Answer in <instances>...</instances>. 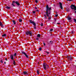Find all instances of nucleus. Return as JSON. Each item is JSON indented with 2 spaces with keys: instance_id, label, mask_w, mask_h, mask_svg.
<instances>
[{
  "instance_id": "43",
  "label": "nucleus",
  "mask_w": 76,
  "mask_h": 76,
  "mask_svg": "<svg viewBox=\"0 0 76 76\" xmlns=\"http://www.w3.org/2000/svg\"><path fill=\"white\" fill-rule=\"evenodd\" d=\"M6 62H4V64H6Z\"/></svg>"
},
{
  "instance_id": "3",
  "label": "nucleus",
  "mask_w": 76,
  "mask_h": 76,
  "mask_svg": "<svg viewBox=\"0 0 76 76\" xmlns=\"http://www.w3.org/2000/svg\"><path fill=\"white\" fill-rule=\"evenodd\" d=\"M32 32L31 31H27L26 32V35H30L31 36H32Z\"/></svg>"
},
{
  "instance_id": "38",
  "label": "nucleus",
  "mask_w": 76,
  "mask_h": 76,
  "mask_svg": "<svg viewBox=\"0 0 76 76\" xmlns=\"http://www.w3.org/2000/svg\"><path fill=\"white\" fill-rule=\"evenodd\" d=\"M67 1H72V0H67Z\"/></svg>"
},
{
  "instance_id": "24",
  "label": "nucleus",
  "mask_w": 76,
  "mask_h": 76,
  "mask_svg": "<svg viewBox=\"0 0 76 76\" xmlns=\"http://www.w3.org/2000/svg\"><path fill=\"white\" fill-rule=\"evenodd\" d=\"M13 64H14V65H16V62H15V60H14Z\"/></svg>"
},
{
  "instance_id": "1",
  "label": "nucleus",
  "mask_w": 76,
  "mask_h": 76,
  "mask_svg": "<svg viewBox=\"0 0 76 76\" xmlns=\"http://www.w3.org/2000/svg\"><path fill=\"white\" fill-rule=\"evenodd\" d=\"M46 15L48 17V19H51V17H49V15H51V7H50L49 8L48 5L47 4L46 6Z\"/></svg>"
},
{
  "instance_id": "15",
  "label": "nucleus",
  "mask_w": 76,
  "mask_h": 76,
  "mask_svg": "<svg viewBox=\"0 0 76 76\" xmlns=\"http://www.w3.org/2000/svg\"><path fill=\"white\" fill-rule=\"evenodd\" d=\"M12 22L14 25H15L16 24V22H15V20H12Z\"/></svg>"
},
{
  "instance_id": "30",
  "label": "nucleus",
  "mask_w": 76,
  "mask_h": 76,
  "mask_svg": "<svg viewBox=\"0 0 76 76\" xmlns=\"http://www.w3.org/2000/svg\"><path fill=\"white\" fill-rule=\"evenodd\" d=\"M41 26H43V23H42L41 24Z\"/></svg>"
},
{
  "instance_id": "45",
  "label": "nucleus",
  "mask_w": 76,
  "mask_h": 76,
  "mask_svg": "<svg viewBox=\"0 0 76 76\" xmlns=\"http://www.w3.org/2000/svg\"><path fill=\"white\" fill-rule=\"evenodd\" d=\"M56 14H57V12H56Z\"/></svg>"
},
{
  "instance_id": "27",
  "label": "nucleus",
  "mask_w": 76,
  "mask_h": 76,
  "mask_svg": "<svg viewBox=\"0 0 76 76\" xmlns=\"http://www.w3.org/2000/svg\"><path fill=\"white\" fill-rule=\"evenodd\" d=\"M74 22H75L76 23V19H74Z\"/></svg>"
},
{
  "instance_id": "42",
  "label": "nucleus",
  "mask_w": 76,
  "mask_h": 76,
  "mask_svg": "<svg viewBox=\"0 0 76 76\" xmlns=\"http://www.w3.org/2000/svg\"><path fill=\"white\" fill-rule=\"evenodd\" d=\"M57 24H58V25H60V23H57Z\"/></svg>"
},
{
  "instance_id": "41",
  "label": "nucleus",
  "mask_w": 76,
  "mask_h": 76,
  "mask_svg": "<svg viewBox=\"0 0 76 76\" xmlns=\"http://www.w3.org/2000/svg\"><path fill=\"white\" fill-rule=\"evenodd\" d=\"M5 60H6V61H7V58H5Z\"/></svg>"
},
{
  "instance_id": "18",
  "label": "nucleus",
  "mask_w": 76,
  "mask_h": 76,
  "mask_svg": "<svg viewBox=\"0 0 76 76\" xmlns=\"http://www.w3.org/2000/svg\"><path fill=\"white\" fill-rule=\"evenodd\" d=\"M36 11H32V13H33V15H36Z\"/></svg>"
},
{
  "instance_id": "23",
  "label": "nucleus",
  "mask_w": 76,
  "mask_h": 76,
  "mask_svg": "<svg viewBox=\"0 0 76 76\" xmlns=\"http://www.w3.org/2000/svg\"><path fill=\"white\" fill-rule=\"evenodd\" d=\"M6 34H4L3 35H2V37H6Z\"/></svg>"
},
{
  "instance_id": "17",
  "label": "nucleus",
  "mask_w": 76,
  "mask_h": 76,
  "mask_svg": "<svg viewBox=\"0 0 76 76\" xmlns=\"http://www.w3.org/2000/svg\"><path fill=\"white\" fill-rule=\"evenodd\" d=\"M5 8H7V9H10V7H9L8 6L6 7Z\"/></svg>"
},
{
  "instance_id": "36",
  "label": "nucleus",
  "mask_w": 76,
  "mask_h": 76,
  "mask_svg": "<svg viewBox=\"0 0 76 76\" xmlns=\"http://www.w3.org/2000/svg\"><path fill=\"white\" fill-rule=\"evenodd\" d=\"M45 53H47V54H49V52H48L47 51H46Z\"/></svg>"
},
{
  "instance_id": "37",
  "label": "nucleus",
  "mask_w": 76,
  "mask_h": 76,
  "mask_svg": "<svg viewBox=\"0 0 76 76\" xmlns=\"http://www.w3.org/2000/svg\"><path fill=\"white\" fill-rule=\"evenodd\" d=\"M36 12H39V10H36Z\"/></svg>"
},
{
  "instance_id": "26",
  "label": "nucleus",
  "mask_w": 76,
  "mask_h": 76,
  "mask_svg": "<svg viewBox=\"0 0 76 76\" xmlns=\"http://www.w3.org/2000/svg\"><path fill=\"white\" fill-rule=\"evenodd\" d=\"M0 62L1 63H3V60L2 59L0 61Z\"/></svg>"
},
{
  "instance_id": "5",
  "label": "nucleus",
  "mask_w": 76,
  "mask_h": 76,
  "mask_svg": "<svg viewBox=\"0 0 76 76\" xmlns=\"http://www.w3.org/2000/svg\"><path fill=\"white\" fill-rule=\"evenodd\" d=\"M21 53H22V54H24V55L25 56V57H26V58H29V55H27L26 53L25 52L23 51H22Z\"/></svg>"
},
{
  "instance_id": "32",
  "label": "nucleus",
  "mask_w": 76,
  "mask_h": 76,
  "mask_svg": "<svg viewBox=\"0 0 76 76\" xmlns=\"http://www.w3.org/2000/svg\"><path fill=\"white\" fill-rule=\"evenodd\" d=\"M54 22L56 23V18L54 19Z\"/></svg>"
},
{
  "instance_id": "33",
  "label": "nucleus",
  "mask_w": 76,
  "mask_h": 76,
  "mask_svg": "<svg viewBox=\"0 0 76 76\" xmlns=\"http://www.w3.org/2000/svg\"><path fill=\"white\" fill-rule=\"evenodd\" d=\"M50 31H53V29L51 28L50 30Z\"/></svg>"
},
{
  "instance_id": "7",
  "label": "nucleus",
  "mask_w": 76,
  "mask_h": 76,
  "mask_svg": "<svg viewBox=\"0 0 76 76\" xmlns=\"http://www.w3.org/2000/svg\"><path fill=\"white\" fill-rule=\"evenodd\" d=\"M59 7L61 9V10H64L63 8V5L62 4L61 2H59Z\"/></svg>"
},
{
  "instance_id": "22",
  "label": "nucleus",
  "mask_w": 76,
  "mask_h": 76,
  "mask_svg": "<svg viewBox=\"0 0 76 76\" xmlns=\"http://www.w3.org/2000/svg\"><path fill=\"white\" fill-rule=\"evenodd\" d=\"M18 20H19V22H22V19H20V18H19Z\"/></svg>"
},
{
  "instance_id": "20",
  "label": "nucleus",
  "mask_w": 76,
  "mask_h": 76,
  "mask_svg": "<svg viewBox=\"0 0 76 76\" xmlns=\"http://www.w3.org/2000/svg\"><path fill=\"white\" fill-rule=\"evenodd\" d=\"M37 37H38V38H39L40 37H41V34H37Z\"/></svg>"
},
{
  "instance_id": "28",
  "label": "nucleus",
  "mask_w": 76,
  "mask_h": 76,
  "mask_svg": "<svg viewBox=\"0 0 76 76\" xmlns=\"http://www.w3.org/2000/svg\"><path fill=\"white\" fill-rule=\"evenodd\" d=\"M35 1L36 3H38V0H36Z\"/></svg>"
},
{
  "instance_id": "16",
  "label": "nucleus",
  "mask_w": 76,
  "mask_h": 76,
  "mask_svg": "<svg viewBox=\"0 0 76 76\" xmlns=\"http://www.w3.org/2000/svg\"><path fill=\"white\" fill-rule=\"evenodd\" d=\"M53 41H50L49 42V44L50 45L52 44H53Z\"/></svg>"
},
{
  "instance_id": "11",
  "label": "nucleus",
  "mask_w": 76,
  "mask_h": 76,
  "mask_svg": "<svg viewBox=\"0 0 76 76\" xmlns=\"http://www.w3.org/2000/svg\"><path fill=\"white\" fill-rule=\"evenodd\" d=\"M16 1H12V6H14V7H15L16 6L15 5H14V3H15Z\"/></svg>"
},
{
  "instance_id": "13",
  "label": "nucleus",
  "mask_w": 76,
  "mask_h": 76,
  "mask_svg": "<svg viewBox=\"0 0 76 76\" xmlns=\"http://www.w3.org/2000/svg\"><path fill=\"white\" fill-rule=\"evenodd\" d=\"M10 58L12 60H13V55H11L10 56Z\"/></svg>"
},
{
  "instance_id": "19",
  "label": "nucleus",
  "mask_w": 76,
  "mask_h": 76,
  "mask_svg": "<svg viewBox=\"0 0 76 76\" xmlns=\"http://www.w3.org/2000/svg\"><path fill=\"white\" fill-rule=\"evenodd\" d=\"M44 16L45 17V19H47V16H46V15L45 14H44Z\"/></svg>"
},
{
  "instance_id": "12",
  "label": "nucleus",
  "mask_w": 76,
  "mask_h": 76,
  "mask_svg": "<svg viewBox=\"0 0 76 76\" xmlns=\"http://www.w3.org/2000/svg\"><path fill=\"white\" fill-rule=\"evenodd\" d=\"M68 19L69 20V22H71L72 21V18L69 17H68Z\"/></svg>"
},
{
  "instance_id": "8",
  "label": "nucleus",
  "mask_w": 76,
  "mask_h": 76,
  "mask_svg": "<svg viewBox=\"0 0 76 76\" xmlns=\"http://www.w3.org/2000/svg\"><path fill=\"white\" fill-rule=\"evenodd\" d=\"M48 64H47L46 63H43V67L44 68V69L45 70H47V69H46V67H47V65Z\"/></svg>"
},
{
  "instance_id": "35",
  "label": "nucleus",
  "mask_w": 76,
  "mask_h": 76,
  "mask_svg": "<svg viewBox=\"0 0 76 76\" xmlns=\"http://www.w3.org/2000/svg\"><path fill=\"white\" fill-rule=\"evenodd\" d=\"M71 32H72V34H73V33H74V31H73L72 30L71 31Z\"/></svg>"
},
{
  "instance_id": "46",
  "label": "nucleus",
  "mask_w": 76,
  "mask_h": 76,
  "mask_svg": "<svg viewBox=\"0 0 76 76\" xmlns=\"http://www.w3.org/2000/svg\"><path fill=\"white\" fill-rule=\"evenodd\" d=\"M67 28H69V27H68Z\"/></svg>"
},
{
  "instance_id": "39",
  "label": "nucleus",
  "mask_w": 76,
  "mask_h": 76,
  "mask_svg": "<svg viewBox=\"0 0 76 76\" xmlns=\"http://www.w3.org/2000/svg\"><path fill=\"white\" fill-rule=\"evenodd\" d=\"M57 16H58V15L56 14V17H57Z\"/></svg>"
},
{
  "instance_id": "4",
  "label": "nucleus",
  "mask_w": 76,
  "mask_h": 76,
  "mask_svg": "<svg viewBox=\"0 0 76 76\" xmlns=\"http://www.w3.org/2000/svg\"><path fill=\"white\" fill-rule=\"evenodd\" d=\"M71 9L76 10V7L75 5H71Z\"/></svg>"
},
{
  "instance_id": "44",
  "label": "nucleus",
  "mask_w": 76,
  "mask_h": 76,
  "mask_svg": "<svg viewBox=\"0 0 76 76\" xmlns=\"http://www.w3.org/2000/svg\"><path fill=\"white\" fill-rule=\"evenodd\" d=\"M35 9H37V7H35Z\"/></svg>"
},
{
  "instance_id": "10",
  "label": "nucleus",
  "mask_w": 76,
  "mask_h": 76,
  "mask_svg": "<svg viewBox=\"0 0 76 76\" xmlns=\"http://www.w3.org/2000/svg\"><path fill=\"white\" fill-rule=\"evenodd\" d=\"M15 4L17 5H18V6H20V4L18 1H15Z\"/></svg>"
},
{
  "instance_id": "34",
  "label": "nucleus",
  "mask_w": 76,
  "mask_h": 76,
  "mask_svg": "<svg viewBox=\"0 0 76 76\" xmlns=\"http://www.w3.org/2000/svg\"><path fill=\"white\" fill-rule=\"evenodd\" d=\"M43 44L44 46H45V43L43 42Z\"/></svg>"
},
{
  "instance_id": "21",
  "label": "nucleus",
  "mask_w": 76,
  "mask_h": 76,
  "mask_svg": "<svg viewBox=\"0 0 76 76\" xmlns=\"http://www.w3.org/2000/svg\"><path fill=\"white\" fill-rule=\"evenodd\" d=\"M37 75L39 74V71L38 70V69H37Z\"/></svg>"
},
{
  "instance_id": "25",
  "label": "nucleus",
  "mask_w": 76,
  "mask_h": 76,
  "mask_svg": "<svg viewBox=\"0 0 76 76\" xmlns=\"http://www.w3.org/2000/svg\"><path fill=\"white\" fill-rule=\"evenodd\" d=\"M49 67V66L48 65H47V66H46V69H48V68Z\"/></svg>"
},
{
  "instance_id": "29",
  "label": "nucleus",
  "mask_w": 76,
  "mask_h": 76,
  "mask_svg": "<svg viewBox=\"0 0 76 76\" xmlns=\"http://www.w3.org/2000/svg\"><path fill=\"white\" fill-rule=\"evenodd\" d=\"M39 50L41 51V50H42V48H39Z\"/></svg>"
},
{
  "instance_id": "31",
  "label": "nucleus",
  "mask_w": 76,
  "mask_h": 76,
  "mask_svg": "<svg viewBox=\"0 0 76 76\" xmlns=\"http://www.w3.org/2000/svg\"><path fill=\"white\" fill-rule=\"evenodd\" d=\"M16 53H14V56H16Z\"/></svg>"
},
{
  "instance_id": "2",
  "label": "nucleus",
  "mask_w": 76,
  "mask_h": 76,
  "mask_svg": "<svg viewBox=\"0 0 76 76\" xmlns=\"http://www.w3.org/2000/svg\"><path fill=\"white\" fill-rule=\"evenodd\" d=\"M29 21L30 23H31L34 25V29L35 30V29H36V23H35L34 21H32L31 20H30Z\"/></svg>"
},
{
  "instance_id": "14",
  "label": "nucleus",
  "mask_w": 76,
  "mask_h": 76,
  "mask_svg": "<svg viewBox=\"0 0 76 76\" xmlns=\"http://www.w3.org/2000/svg\"><path fill=\"white\" fill-rule=\"evenodd\" d=\"M23 75H26L28 73V72H26V71H24L23 73Z\"/></svg>"
},
{
  "instance_id": "40",
  "label": "nucleus",
  "mask_w": 76,
  "mask_h": 76,
  "mask_svg": "<svg viewBox=\"0 0 76 76\" xmlns=\"http://www.w3.org/2000/svg\"><path fill=\"white\" fill-rule=\"evenodd\" d=\"M36 39L37 40H38V39H39L38 38H37Z\"/></svg>"
},
{
  "instance_id": "9",
  "label": "nucleus",
  "mask_w": 76,
  "mask_h": 76,
  "mask_svg": "<svg viewBox=\"0 0 76 76\" xmlns=\"http://www.w3.org/2000/svg\"><path fill=\"white\" fill-rule=\"evenodd\" d=\"M0 26H1V27L2 28H4V26H3V23H2L0 21Z\"/></svg>"
},
{
  "instance_id": "6",
  "label": "nucleus",
  "mask_w": 76,
  "mask_h": 76,
  "mask_svg": "<svg viewBox=\"0 0 76 76\" xmlns=\"http://www.w3.org/2000/svg\"><path fill=\"white\" fill-rule=\"evenodd\" d=\"M67 59H68V60H69V61H70V60H73V58L71 56H67Z\"/></svg>"
}]
</instances>
